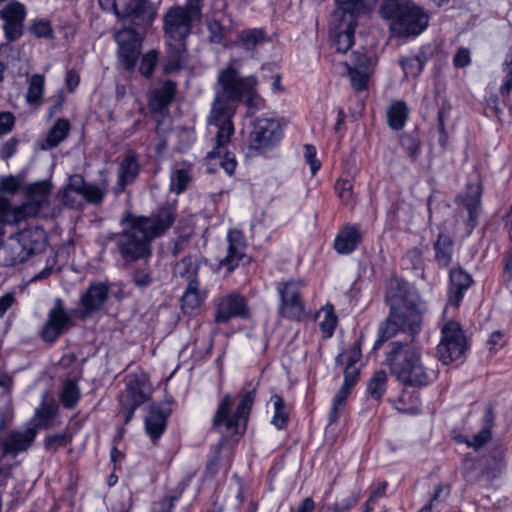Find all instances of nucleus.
I'll list each match as a JSON object with an SVG mask.
<instances>
[{
	"label": "nucleus",
	"instance_id": "obj_25",
	"mask_svg": "<svg viewBox=\"0 0 512 512\" xmlns=\"http://www.w3.org/2000/svg\"><path fill=\"white\" fill-rule=\"evenodd\" d=\"M357 14L349 9H343L337 5L330 18V27L332 32L349 31L356 28Z\"/></svg>",
	"mask_w": 512,
	"mask_h": 512
},
{
	"label": "nucleus",
	"instance_id": "obj_7",
	"mask_svg": "<svg viewBox=\"0 0 512 512\" xmlns=\"http://www.w3.org/2000/svg\"><path fill=\"white\" fill-rule=\"evenodd\" d=\"M254 398V390L243 392L240 395V401L236 412L231 414L230 410L233 404L232 398L230 395H226L219 403L213 418V429L227 435L242 434L244 432Z\"/></svg>",
	"mask_w": 512,
	"mask_h": 512
},
{
	"label": "nucleus",
	"instance_id": "obj_20",
	"mask_svg": "<svg viewBox=\"0 0 512 512\" xmlns=\"http://www.w3.org/2000/svg\"><path fill=\"white\" fill-rule=\"evenodd\" d=\"M234 317H248L245 299L239 295H229L219 300L215 320L226 323Z\"/></svg>",
	"mask_w": 512,
	"mask_h": 512
},
{
	"label": "nucleus",
	"instance_id": "obj_53",
	"mask_svg": "<svg viewBox=\"0 0 512 512\" xmlns=\"http://www.w3.org/2000/svg\"><path fill=\"white\" fill-rule=\"evenodd\" d=\"M106 194V187H99L96 185L88 184L82 193V196L92 204H99L102 202Z\"/></svg>",
	"mask_w": 512,
	"mask_h": 512
},
{
	"label": "nucleus",
	"instance_id": "obj_15",
	"mask_svg": "<svg viewBox=\"0 0 512 512\" xmlns=\"http://www.w3.org/2000/svg\"><path fill=\"white\" fill-rule=\"evenodd\" d=\"M281 137V127L275 119H258L249 136L250 149H265L278 142Z\"/></svg>",
	"mask_w": 512,
	"mask_h": 512
},
{
	"label": "nucleus",
	"instance_id": "obj_27",
	"mask_svg": "<svg viewBox=\"0 0 512 512\" xmlns=\"http://www.w3.org/2000/svg\"><path fill=\"white\" fill-rule=\"evenodd\" d=\"M170 43L167 51L166 71L175 72L182 69L187 62V50L184 41Z\"/></svg>",
	"mask_w": 512,
	"mask_h": 512
},
{
	"label": "nucleus",
	"instance_id": "obj_54",
	"mask_svg": "<svg viewBox=\"0 0 512 512\" xmlns=\"http://www.w3.org/2000/svg\"><path fill=\"white\" fill-rule=\"evenodd\" d=\"M31 33L38 38H51L53 29L48 21H37L30 27Z\"/></svg>",
	"mask_w": 512,
	"mask_h": 512
},
{
	"label": "nucleus",
	"instance_id": "obj_40",
	"mask_svg": "<svg viewBox=\"0 0 512 512\" xmlns=\"http://www.w3.org/2000/svg\"><path fill=\"white\" fill-rule=\"evenodd\" d=\"M80 398V390L77 384L72 380H67L64 384L60 400L65 408H73Z\"/></svg>",
	"mask_w": 512,
	"mask_h": 512
},
{
	"label": "nucleus",
	"instance_id": "obj_42",
	"mask_svg": "<svg viewBox=\"0 0 512 512\" xmlns=\"http://www.w3.org/2000/svg\"><path fill=\"white\" fill-rule=\"evenodd\" d=\"M351 391H352V389L343 385L341 387V389L339 390V392L335 395L334 401H333V406L331 408L330 415H329L330 423H334L337 421V419L339 417V413H340V411L343 410L345 402H346L348 396L350 395Z\"/></svg>",
	"mask_w": 512,
	"mask_h": 512
},
{
	"label": "nucleus",
	"instance_id": "obj_63",
	"mask_svg": "<svg viewBox=\"0 0 512 512\" xmlns=\"http://www.w3.org/2000/svg\"><path fill=\"white\" fill-rule=\"evenodd\" d=\"M53 105L50 107L48 116L53 117L55 114L60 112L62 110V107L66 101V97L63 93V91H58L56 95H54L52 98Z\"/></svg>",
	"mask_w": 512,
	"mask_h": 512
},
{
	"label": "nucleus",
	"instance_id": "obj_16",
	"mask_svg": "<svg viewBox=\"0 0 512 512\" xmlns=\"http://www.w3.org/2000/svg\"><path fill=\"white\" fill-rule=\"evenodd\" d=\"M25 17V6L18 1L10 2L0 11V18L4 21V34L8 41H16L23 35Z\"/></svg>",
	"mask_w": 512,
	"mask_h": 512
},
{
	"label": "nucleus",
	"instance_id": "obj_57",
	"mask_svg": "<svg viewBox=\"0 0 512 512\" xmlns=\"http://www.w3.org/2000/svg\"><path fill=\"white\" fill-rule=\"evenodd\" d=\"M20 187V178L9 175L0 178V192L15 193Z\"/></svg>",
	"mask_w": 512,
	"mask_h": 512
},
{
	"label": "nucleus",
	"instance_id": "obj_33",
	"mask_svg": "<svg viewBox=\"0 0 512 512\" xmlns=\"http://www.w3.org/2000/svg\"><path fill=\"white\" fill-rule=\"evenodd\" d=\"M198 266L191 256H185L177 262L173 268V275L176 278L185 279L188 284L197 281Z\"/></svg>",
	"mask_w": 512,
	"mask_h": 512
},
{
	"label": "nucleus",
	"instance_id": "obj_49",
	"mask_svg": "<svg viewBox=\"0 0 512 512\" xmlns=\"http://www.w3.org/2000/svg\"><path fill=\"white\" fill-rule=\"evenodd\" d=\"M406 75L416 77L423 69L424 61L418 56H410L401 60Z\"/></svg>",
	"mask_w": 512,
	"mask_h": 512
},
{
	"label": "nucleus",
	"instance_id": "obj_46",
	"mask_svg": "<svg viewBox=\"0 0 512 512\" xmlns=\"http://www.w3.org/2000/svg\"><path fill=\"white\" fill-rule=\"evenodd\" d=\"M132 281L140 289H145L153 282L152 270L146 264L142 268H138L132 273Z\"/></svg>",
	"mask_w": 512,
	"mask_h": 512
},
{
	"label": "nucleus",
	"instance_id": "obj_22",
	"mask_svg": "<svg viewBox=\"0 0 512 512\" xmlns=\"http://www.w3.org/2000/svg\"><path fill=\"white\" fill-rule=\"evenodd\" d=\"M472 277L462 268L450 271L449 303L455 307L460 305L464 292L472 285Z\"/></svg>",
	"mask_w": 512,
	"mask_h": 512
},
{
	"label": "nucleus",
	"instance_id": "obj_2",
	"mask_svg": "<svg viewBox=\"0 0 512 512\" xmlns=\"http://www.w3.org/2000/svg\"><path fill=\"white\" fill-rule=\"evenodd\" d=\"M175 219L176 209L173 205L163 206L149 216L127 212L121 219V225L125 228L112 237L124 263L146 262L152 255V240L165 234Z\"/></svg>",
	"mask_w": 512,
	"mask_h": 512
},
{
	"label": "nucleus",
	"instance_id": "obj_50",
	"mask_svg": "<svg viewBox=\"0 0 512 512\" xmlns=\"http://www.w3.org/2000/svg\"><path fill=\"white\" fill-rule=\"evenodd\" d=\"M158 53L154 50L144 54L141 59L139 72L146 78H149L154 71L157 63Z\"/></svg>",
	"mask_w": 512,
	"mask_h": 512
},
{
	"label": "nucleus",
	"instance_id": "obj_61",
	"mask_svg": "<svg viewBox=\"0 0 512 512\" xmlns=\"http://www.w3.org/2000/svg\"><path fill=\"white\" fill-rule=\"evenodd\" d=\"M344 353L347 355L346 366H355V364L361 359L362 355L360 342H355L354 345Z\"/></svg>",
	"mask_w": 512,
	"mask_h": 512
},
{
	"label": "nucleus",
	"instance_id": "obj_9",
	"mask_svg": "<svg viewBox=\"0 0 512 512\" xmlns=\"http://www.w3.org/2000/svg\"><path fill=\"white\" fill-rule=\"evenodd\" d=\"M44 230L38 227L23 230L12 242L0 246V263L13 266L24 261L26 255L39 252L44 245Z\"/></svg>",
	"mask_w": 512,
	"mask_h": 512
},
{
	"label": "nucleus",
	"instance_id": "obj_4",
	"mask_svg": "<svg viewBox=\"0 0 512 512\" xmlns=\"http://www.w3.org/2000/svg\"><path fill=\"white\" fill-rule=\"evenodd\" d=\"M386 361L391 373L406 386H425L435 377L433 370L424 367L420 348L407 343L393 342Z\"/></svg>",
	"mask_w": 512,
	"mask_h": 512
},
{
	"label": "nucleus",
	"instance_id": "obj_6",
	"mask_svg": "<svg viewBox=\"0 0 512 512\" xmlns=\"http://www.w3.org/2000/svg\"><path fill=\"white\" fill-rule=\"evenodd\" d=\"M381 14L391 19L390 29L397 36L419 35L428 25V15L413 3L386 0Z\"/></svg>",
	"mask_w": 512,
	"mask_h": 512
},
{
	"label": "nucleus",
	"instance_id": "obj_48",
	"mask_svg": "<svg viewBox=\"0 0 512 512\" xmlns=\"http://www.w3.org/2000/svg\"><path fill=\"white\" fill-rule=\"evenodd\" d=\"M503 72V83L500 86L499 92L502 96H507L512 91V47L511 54L504 61Z\"/></svg>",
	"mask_w": 512,
	"mask_h": 512
},
{
	"label": "nucleus",
	"instance_id": "obj_38",
	"mask_svg": "<svg viewBox=\"0 0 512 512\" xmlns=\"http://www.w3.org/2000/svg\"><path fill=\"white\" fill-rule=\"evenodd\" d=\"M147 11V0H130L123 13H120L121 19H129L136 23L139 19L143 18Z\"/></svg>",
	"mask_w": 512,
	"mask_h": 512
},
{
	"label": "nucleus",
	"instance_id": "obj_34",
	"mask_svg": "<svg viewBox=\"0 0 512 512\" xmlns=\"http://www.w3.org/2000/svg\"><path fill=\"white\" fill-rule=\"evenodd\" d=\"M201 302L202 297L198 290V281H192L188 284L186 291L181 298L182 309L185 312L193 311L201 305Z\"/></svg>",
	"mask_w": 512,
	"mask_h": 512
},
{
	"label": "nucleus",
	"instance_id": "obj_43",
	"mask_svg": "<svg viewBox=\"0 0 512 512\" xmlns=\"http://www.w3.org/2000/svg\"><path fill=\"white\" fill-rule=\"evenodd\" d=\"M336 3L343 9H349L359 14L373 9L377 0H336Z\"/></svg>",
	"mask_w": 512,
	"mask_h": 512
},
{
	"label": "nucleus",
	"instance_id": "obj_51",
	"mask_svg": "<svg viewBox=\"0 0 512 512\" xmlns=\"http://www.w3.org/2000/svg\"><path fill=\"white\" fill-rule=\"evenodd\" d=\"M324 320L320 322V329L327 337H330L337 324V318L334 315L332 306L323 308Z\"/></svg>",
	"mask_w": 512,
	"mask_h": 512
},
{
	"label": "nucleus",
	"instance_id": "obj_39",
	"mask_svg": "<svg viewBox=\"0 0 512 512\" xmlns=\"http://www.w3.org/2000/svg\"><path fill=\"white\" fill-rule=\"evenodd\" d=\"M238 41L247 50H253L255 47L266 41V34L262 29L244 30L238 35Z\"/></svg>",
	"mask_w": 512,
	"mask_h": 512
},
{
	"label": "nucleus",
	"instance_id": "obj_44",
	"mask_svg": "<svg viewBox=\"0 0 512 512\" xmlns=\"http://www.w3.org/2000/svg\"><path fill=\"white\" fill-rule=\"evenodd\" d=\"M274 402L275 414L272 423L278 428H284L288 422V413L285 410V403L281 396L274 395L272 397Z\"/></svg>",
	"mask_w": 512,
	"mask_h": 512
},
{
	"label": "nucleus",
	"instance_id": "obj_31",
	"mask_svg": "<svg viewBox=\"0 0 512 512\" xmlns=\"http://www.w3.org/2000/svg\"><path fill=\"white\" fill-rule=\"evenodd\" d=\"M45 78L42 74H34L28 81L26 101L33 106H40L43 103Z\"/></svg>",
	"mask_w": 512,
	"mask_h": 512
},
{
	"label": "nucleus",
	"instance_id": "obj_30",
	"mask_svg": "<svg viewBox=\"0 0 512 512\" xmlns=\"http://www.w3.org/2000/svg\"><path fill=\"white\" fill-rule=\"evenodd\" d=\"M408 114L409 111L405 102H393L387 111L389 127L393 130H401L405 126Z\"/></svg>",
	"mask_w": 512,
	"mask_h": 512
},
{
	"label": "nucleus",
	"instance_id": "obj_12",
	"mask_svg": "<svg viewBox=\"0 0 512 512\" xmlns=\"http://www.w3.org/2000/svg\"><path fill=\"white\" fill-rule=\"evenodd\" d=\"M114 40L118 45L117 54L123 67L128 72L134 71L141 53V37L134 29L123 28L115 31Z\"/></svg>",
	"mask_w": 512,
	"mask_h": 512
},
{
	"label": "nucleus",
	"instance_id": "obj_29",
	"mask_svg": "<svg viewBox=\"0 0 512 512\" xmlns=\"http://www.w3.org/2000/svg\"><path fill=\"white\" fill-rule=\"evenodd\" d=\"M494 426V409L491 405L486 408L484 415V426L480 432L473 436L471 441H467V445L475 449L480 448L491 438V430Z\"/></svg>",
	"mask_w": 512,
	"mask_h": 512
},
{
	"label": "nucleus",
	"instance_id": "obj_24",
	"mask_svg": "<svg viewBox=\"0 0 512 512\" xmlns=\"http://www.w3.org/2000/svg\"><path fill=\"white\" fill-rule=\"evenodd\" d=\"M360 241L359 230L354 226H345L337 235L334 248L339 254H348L355 250Z\"/></svg>",
	"mask_w": 512,
	"mask_h": 512
},
{
	"label": "nucleus",
	"instance_id": "obj_62",
	"mask_svg": "<svg viewBox=\"0 0 512 512\" xmlns=\"http://www.w3.org/2000/svg\"><path fill=\"white\" fill-rule=\"evenodd\" d=\"M455 67L463 68L470 63V51L467 48H459L453 58Z\"/></svg>",
	"mask_w": 512,
	"mask_h": 512
},
{
	"label": "nucleus",
	"instance_id": "obj_5",
	"mask_svg": "<svg viewBox=\"0 0 512 512\" xmlns=\"http://www.w3.org/2000/svg\"><path fill=\"white\" fill-rule=\"evenodd\" d=\"M50 192L51 183L40 181L29 186L26 201L18 207H12L9 200L0 197V237L4 234V225H17L48 206Z\"/></svg>",
	"mask_w": 512,
	"mask_h": 512
},
{
	"label": "nucleus",
	"instance_id": "obj_45",
	"mask_svg": "<svg viewBox=\"0 0 512 512\" xmlns=\"http://www.w3.org/2000/svg\"><path fill=\"white\" fill-rule=\"evenodd\" d=\"M335 37L336 50L346 53L354 43L355 30L332 32Z\"/></svg>",
	"mask_w": 512,
	"mask_h": 512
},
{
	"label": "nucleus",
	"instance_id": "obj_28",
	"mask_svg": "<svg viewBox=\"0 0 512 512\" xmlns=\"http://www.w3.org/2000/svg\"><path fill=\"white\" fill-rule=\"evenodd\" d=\"M57 414V408L54 401H43L41 405L35 410L34 416L31 420V428L45 429L50 427L52 420Z\"/></svg>",
	"mask_w": 512,
	"mask_h": 512
},
{
	"label": "nucleus",
	"instance_id": "obj_59",
	"mask_svg": "<svg viewBox=\"0 0 512 512\" xmlns=\"http://www.w3.org/2000/svg\"><path fill=\"white\" fill-rule=\"evenodd\" d=\"M360 371L355 366H346L344 370V383L343 385L353 389L359 379Z\"/></svg>",
	"mask_w": 512,
	"mask_h": 512
},
{
	"label": "nucleus",
	"instance_id": "obj_56",
	"mask_svg": "<svg viewBox=\"0 0 512 512\" xmlns=\"http://www.w3.org/2000/svg\"><path fill=\"white\" fill-rule=\"evenodd\" d=\"M492 462L485 466L483 474L490 478L496 477L497 473L500 472L504 466L503 454L499 453L497 456L492 457Z\"/></svg>",
	"mask_w": 512,
	"mask_h": 512
},
{
	"label": "nucleus",
	"instance_id": "obj_13",
	"mask_svg": "<svg viewBox=\"0 0 512 512\" xmlns=\"http://www.w3.org/2000/svg\"><path fill=\"white\" fill-rule=\"evenodd\" d=\"M73 325L72 316L64 308L62 300L57 298L40 331V337L45 343L52 344Z\"/></svg>",
	"mask_w": 512,
	"mask_h": 512
},
{
	"label": "nucleus",
	"instance_id": "obj_14",
	"mask_svg": "<svg viewBox=\"0 0 512 512\" xmlns=\"http://www.w3.org/2000/svg\"><path fill=\"white\" fill-rule=\"evenodd\" d=\"M482 181L480 176L474 172L466 185V190L457 197V202L468 212L467 227L470 233L477 225V216L481 204Z\"/></svg>",
	"mask_w": 512,
	"mask_h": 512
},
{
	"label": "nucleus",
	"instance_id": "obj_3",
	"mask_svg": "<svg viewBox=\"0 0 512 512\" xmlns=\"http://www.w3.org/2000/svg\"><path fill=\"white\" fill-rule=\"evenodd\" d=\"M385 300L390 312L379 327V338L373 350H378L385 341L399 333L407 334L412 343L422 328L423 312L419 296L407 282L397 277L389 279Z\"/></svg>",
	"mask_w": 512,
	"mask_h": 512
},
{
	"label": "nucleus",
	"instance_id": "obj_19",
	"mask_svg": "<svg viewBox=\"0 0 512 512\" xmlns=\"http://www.w3.org/2000/svg\"><path fill=\"white\" fill-rule=\"evenodd\" d=\"M37 436L36 428L28 426L24 431L12 430L1 442L3 455L15 457L18 453L28 450Z\"/></svg>",
	"mask_w": 512,
	"mask_h": 512
},
{
	"label": "nucleus",
	"instance_id": "obj_64",
	"mask_svg": "<svg viewBox=\"0 0 512 512\" xmlns=\"http://www.w3.org/2000/svg\"><path fill=\"white\" fill-rule=\"evenodd\" d=\"M87 185L88 184H85L83 177L80 175H72L69 178V188L80 195H82Z\"/></svg>",
	"mask_w": 512,
	"mask_h": 512
},
{
	"label": "nucleus",
	"instance_id": "obj_60",
	"mask_svg": "<svg viewBox=\"0 0 512 512\" xmlns=\"http://www.w3.org/2000/svg\"><path fill=\"white\" fill-rule=\"evenodd\" d=\"M15 118L11 112H0V135L9 133L14 126Z\"/></svg>",
	"mask_w": 512,
	"mask_h": 512
},
{
	"label": "nucleus",
	"instance_id": "obj_23",
	"mask_svg": "<svg viewBox=\"0 0 512 512\" xmlns=\"http://www.w3.org/2000/svg\"><path fill=\"white\" fill-rule=\"evenodd\" d=\"M139 171L140 165L137 155L134 152H128L120 163L116 193L123 192L125 186L137 178Z\"/></svg>",
	"mask_w": 512,
	"mask_h": 512
},
{
	"label": "nucleus",
	"instance_id": "obj_36",
	"mask_svg": "<svg viewBox=\"0 0 512 512\" xmlns=\"http://www.w3.org/2000/svg\"><path fill=\"white\" fill-rule=\"evenodd\" d=\"M176 93V84L173 81H166L163 85L157 89L154 93V99L156 108L162 109L168 106L174 99Z\"/></svg>",
	"mask_w": 512,
	"mask_h": 512
},
{
	"label": "nucleus",
	"instance_id": "obj_37",
	"mask_svg": "<svg viewBox=\"0 0 512 512\" xmlns=\"http://www.w3.org/2000/svg\"><path fill=\"white\" fill-rule=\"evenodd\" d=\"M387 374L383 370L376 371L367 383V392L375 400H380L386 390Z\"/></svg>",
	"mask_w": 512,
	"mask_h": 512
},
{
	"label": "nucleus",
	"instance_id": "obj_55",
	"mask_svg": "<svg viewBox=\"0 0 512 512\" xmlns=\"http://www.w3.org/2000/svg\"><path fill=\"white\" fill-rule=\"evenodd\" d=\"M349 75L352 86L355 90L361 91L366 89L368 83V75L365 72H361L357 69H350Z\"/></svg>",
	"mask_w": 512,
	"mask_h": 512
},
{
	"label": "nucleus",
	"instance_id": "obj_41",
	"mask_svg": "<svg viewBox=\"0 0 512 512\" xmlns=\"http://www.w3.org/2000/svg\"><path fill=\"white\" fill-rule=\"evenodd\" d=\"M72 441V435L68 432H61L49 435L44 440V448L49 452H56L60 447H64Z\"/></svg>",
	"mask_w": 512,
	"mask_h": 512
},
{
	"label": "nucleus",
	"instance_id": "obj_26",
	"mask_svg": "<svg viewBox=\"0 0 512 512\" xmlns=\"http://www.w3.org/2000/svg\"><path fill=\"white\" fill-rule=\"evenodd\" d=\"M166 424L167 415L160 409L151 407L145 420V429L154 442L163 434Z\"/></svg>",
	"mask_w": 512,
	"mask_h": 512
},
{
	"label": "nucleus",
	"instance_id": "obj_11",
	"mask_svg": "<svg viewBox=\"0 0 512 512\" xmlns=\"http://www.w3.org/2000/svg\"><path fill=\"white\" fill-rule=\"evenodd\" d=\"M467 349L466 337L457 322H447L437 347L438 359L445 365L461 358Z\"/></svg>",
	"mask_w": 512,
	"mask_h": 512
},
{
	"label": "nucleus",
	"instance_id": "obj_1",
	"mask_svg": "<svg viewBox=\"0 0 512 512\" xmlns=\"http://www.w3.org/2000/svg\"><path fill=\"white\" fill-rule=\"evenodd\" d=\"M258 81L255 76H241L235 67L229 65L220 71L217 78L215 98L208 116V124L217 128L215 147L206 158L220 157L221 150L231 141L234 134L232 117L236 112V103L244 100L249 108H256L261 102L257 93Z\"/></svg>",
	"mask_w": 512,
	"mask_h": 512
},
{
	"label": "nucleus",
	"instance_id": "obj_32",
	"mask_svg": "<svg viewBox=\"0 0 512 512\" xmlns=\"http://www.w3.org/2000/svg\"><path fill=\"white\" fill-rule=\"evenodd\" d=\"M70 131V123L67 119L59 118L55 121L52 128L49 130L46 143L50 148L57 147L62 141H64Z\"/></svg>",
	"mask_w": 512,
	"mask_h": 512
},
{
	"label": "nucleus",
	"instance_id": "obj_17",
	"mask_svg": "<svg viewBox=\"0 0 512 512\" xmlns=\"http://www.w3.org/2000/svg\"><path fill=\"white\" fill-rule=\"evenodd\" d=\"M278 291L281 298V314L290 319L300 320L305 315L300 284L298 282L283 283L279 285Z\"/></svg>",
	"mask_w": 512,
	"mask_h": 512
},
{
	"label": "nucleus",
	"instance_id": "obj_52",
	"mask_svg": "<svg viewBox=\"0 0 512 512\" xmlns=\"http://www.w3.org/2000/svg\"><path fill=\"white\" fill-rule=\"evenodd\" d=\"M335 189L342 203L348 205L353 202V185L349 180L339 179L335 184Z\"/></svg>",
	"mask_w": 512,
	"mask_h": 512
},
{
	"label": "nucleus",
	"instance_id": "obj_35",
	"mask_svg": "<svg viewBox=\"0 0 512 512\" xmlns=\"http://www.w3.org/2000/svg\"><path fill=\"white\" fill-rule=\"evenodd\" d=\"M453 241L450 236L446 234H439L437 241L434 244L436 251V259L443 265H448L451 260Z\"/></svg>",
	"mask_w": 512,
	"mask_h": 512
},
{
	"label": "nucleus",
	"instance_id": "obj_47",
	"mask_svg": "<svg viewBox=\"0 0 512 512\" xmlns=\"http://www.w3.org/2000/svg\"><path fill=\"white\" fill-rule=\"evenodd\" d=\"M190 180L191 178L187 170L179 169L175 171V173L171 175V190L180 194L187 188Z\"/></svg>",
	"mask_w": 512,
	"mask_h": 512
},
{
	"label": "nucleus",
	"instance_id": "obj_58",
	"mask_svg": "<svg viewBox=\"0 0 512 512\" xmlns=\"http://www.w3.org/2000/svg\"><path fill=\"white\" fill-rule=\"evenodd\" d=\"M305 159L310 165L312 175H315L321 167L320 161L316 158V149L314 146L307 144L305 145Z\"/></svg>",
	"mask_w": 512,
	"mask_h": 512
},
{
	"label": "nucleus",
	"instance_id": "obj_21",
	"mask_svg": "<svg viewBox=\"0 0 512 512\" xmlns=\"http://www.w3.org/2000/svg\"><path fill=\"white\" fill-rule=\"evenodd\" d=\"M108 293V287L103 283L89 286L81 297V305L84 308L82 318L100 310L108 298Z\"/></svg>",
	"mask_w": 512,
	"mask_h": 512
},
{
	"label": "nucleus",
	"instance_id": "obj_8",
	"mask_svg": "<svg viewBox=\"0 0 512 512\" xmlns=\"http://www.w3.org/2000/svg\"><path fill=\"white\" fill-rule=\"evenodd\" d=\"M203 0H187L184 6H173L163 18L165 35L174 41H184L192 25L202 16Z\"/></svg>",
	"mask_w": 512,
	"mask_h": 512
},
{
	"label": "nucleus",
	"instance_id": "obj_18",
	"mask_svg": "<svg viewBox=\"0 0 512 512\" xmlns=\"http://www.w3.org/2000/svg\"><path fill=\"white\" fill-rule=\"evenodd\" d=\"M227 255L220 260L219 266L225 267L227 272H232L245 257L247 248L245 237L240 230L232 229L227 234Z\"/></svg>",
	"mask_w": 512,
	"mask_h": 512
},
{
	"label": "nucleus",
	"instance_id": "obj_10",
	"mask_svg": "<svg viewBox=\"0 0 512 512\" xmlns=\"http://www.w3.org/2000/svg\"><path fill=\"white\" fill-rule=\"evenodd\" d=\"M152 391L153 387L146 373L136 372L127 376L126 388L118 396L119 414L123 415L124 424L132 419L139 406L150 399Z\"/></svg>",
	"mask_w": 512,
	"mask_h": 512
}]
</instances>
